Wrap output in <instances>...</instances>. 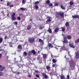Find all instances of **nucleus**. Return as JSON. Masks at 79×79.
I'll list each match as a JSON object with an SVG mask.
<instances>
[{
  "instance_id": "8",
  "label": "nucleus",
  "mask_w": 79,
  "mask_h": 79,
  "mask_svg": "<svg viewBox=\"0 0 79 79\" xmlns=\"http://www.w3.org/2000/svg\"><path fill=\"white\" fill-rule=\"evenodd\" d=\"M48 46L49 47V48L50 50L51 48H53V46L52 45V44L50 43H49L48 44Z\"/></svg>"
},
{
  "instance_id": "38",
  "label": "nucleus",
  "mask_w": 79,
  "mask_h": 79,
  "mask_svg": "<svg viewBox=\"0 0 79 79\" xmlns=\"http://www.w3.org/2000/svg\"><path fill=\"white\" fill-rule=\"evenodd\" d=\"M59 5V3L58 2H56L55 3L54 5L55 6H58Z\"/></svg>"
},
{
  "instance_id": "44",
  "label": "nucleus",
  "mask_w": 79,
  "mask_h": 79,
  "mask_svg": "<svg viewBox=\"0 0 79 79\" xmlns=\"http://www.w3.org/2000/svg\"><path fill=\"white\" fill-rule=\"evenodd\" d=\"M76 59H79V56L76 55Z\"/></svg>"
},
{
  "instance_id": "46",
  "label": "nucleus",
  "mask_w": 79,
  "mask_h": 79,
  "mask_svg": "<svg viewBox=\"0 0 79 79\" xmlns=\"http://www.w3.org/2000/svg\"><path fill=\"white\" fill-rule=\"evenodd\" d=\"M76 55L79 56V52H77L76 54Z\"/></svg>"
},
{
  "instance_id": "40",
  "label": "nucleus",
  "mask_w": 79,
  "mask_h": 79,
  "mask_svg": "<svg viewBox=\"0 0 79 79\" xmlns=\"http://www.w3.org/2000/svg\"><path fill=\"white\" fill-rule=\"evenodd\" d=\"M73 4H74V3H73V2H72V1L70 2V5H73Z\"/></svg>"
},
{
  "instance_id": "10",
  "label": "nucleus",
  "mask_w": 79,
  "mask_h": 79,
  "mask_svg": "<svg viewBox=\"0 0 79 79\" xmlns=\"http://www.w3.org/2000/svg\"><path fill=\"white\" fill-rule=\"evenodd\" d=\"M11 18L12 21H15L16 19V18L15 17H11Z\"/></svg>"
},
{
  "instance_id": "1",
  "label": "nucleus",
  "mask_w": 79,
  "mask_h": 79,
  "mask_svg": "<svg viewBox=\"0 0 79 79\" xmlns=\"http://www.w3.org/2000/svg\"><path fill=\"white\" fill-rule=\"evenodd\" d=\"M66 56H65L64 58H66L67 59V61H68L70 66L72 67H74V66H76V62L73 61V59H72L71 58L67 59L66 57Z\"/></svg>"
},
{
  "instance_id": "35",
  "label": "nucleus",
  "mask_w": 79,
  "mask_h": 79,
  "mask_svg": "<svg viewBox=\"0 0 79 79\" xmlns=\"http://www.w3.org/2000/svg\"><path fill=\"white\" fill-rule=\"evenodd\" d=\"M79 42V38L77 40L75 41V43H76V44H77V43H78Z\"/></svg>"
},
{
  "instance_id": "37",
  "label": "nucleus",
  "mask_w": 79,
  "mask_h": 79,
  "mask_svg": "<svg viewBox=\"0 0 79 79\" xmlns=\"http://www.w3.org/2000/svg\"><path fill=\"white\" fill-rule=\"evenodd\" d=\"M21 49H19L18 48V53H20V52H21Z\"/></svg>"
},
{
  "instance_id": "3",
  "label": "nucleus",
  "mask_w": 79,
  "mask_h": 79,
  "mask_svg": "<svg viewBox=\"0 0 79 79\" xmlns=\"http://www.w3.org/2000/svg\"><path fill=\"white\" fill-rule=\"evenodd\" d=\"M35 40L34 38L30 37L28 39L29 43H32L34 42Z\"/></svg>"
},
{
  "instance_id": "2",
  "label": "nucleus",
  "mask_w": 79,
  "mask_h": 79,
  "mask_svg": "<svg viewBox=\"0 0 79 79\" xmlns=\"http://www.w3.org/2000/svg\"><path fill=\"white\" fill-rule=\"evenodd\" d=\"M55 48L57 49V50H58V49H59V48H60V50H62V49H64V48H65V47L64 46L61 47L55 45Z\"/></svg>"
},
{
  "instance_id": "13",
  "label": "nucleus",
  "mask_w": 79,
  "mask_h": 79,
  "mask_svg": "<svg viewBox=\"0 0 79 79\" xmlns=\"http://www.w3.org/2000/svg\"><path fill=\"white\" fill-rule=\"evenodd\" d=\"M14 64H17V63L18 62V61H16V58H15L14 59Z\"/></svg>"
},
{
  "instance_id": "28",
  "label": "nucleus",
  "mask_w": 79,
  "mask_h": 79,
  "mask_svg": "<svg viewBox=\"0 0 79 79\" xmlns=\"http://www.w3.org/2000/svg\"><path fill=\"white\" fill-rule=\"evenodd\" d=\"M69 23L68 22H67L65 23L66 26V27H68V26H69Z\"/></svg>"
},
{
  "instance_id": "18",
  "label": "nucleus",
  "mask_w": 79,
  "mask_h": 79,
  "mask_svg": "<svg viewBox=\"0 0 79 79\" xmlns=\"http://www.w3.org/2000/svg\"><path fill=\"white\" fill-rule=\"evenodd\" d=\"M18 48L19 49H22V46L20 45H18Z\"/></svg>"
},
{
  "instance_id": "30",
  "label": "nucleus",
  "mask_w": 79,
  "mask_h": 79,
  "mask_svg": "<svg viewBox=\"0 0 79 79\" xmlns=\"http://www.w3.org/2000/svg\"><path fill=\"white\" fill-rule=\"evenodd\" d=\"M46 69L48 70V69H50V67L48 65L47 66H46Z\"/></svg>"
},
{
  "instance_id": "41",
  "label": "nucleus",
  "mask_w": 79,
  "mask_h": 79,
  "mask_svg": "<svg viewBox=\"0 0 79 79\" xmlns=\"http://www.w3.org/2000/svg\"><path fill=\"white\" fill-rule=\"evenodd\" d=\"M52 61L53 63H56V60L55 59H53Z\"/></svg>"
},
{
  "instance_id": "32",
  "label": "nucleus",
  "mask_w": 79,
  "mask_h": 79,
  "mask_svg": "<svg viewBox=\"0 0 79 79\" xmlns=\"http://www.w3.org/2000/svg\"><path fill=\"white\" fill-rule=\"evenodd\" d=\"M48 31L49 33H52V29L50 28H49L48 30Z\"/></svg>"
},
{
  "instance_id": "6",
  "label": "nucleus",
  "mask_w": 79,
  "mask_h": 79,
  "mask_svg": "<svg viewBox=\"0 0 79 79\" xmlns=\"http://www.w3.org/2000/svg\"><path fill=\"white\" fill-rule=\"evenodd\" d=\"M72 17L74 19L75 18H79V15H73Z\"/></svg>"
},
{
  "instance_id": "47",
  "label": "nucleus",
  "mask_w": 79,
  "mask_h": 79,
  "mask_svg": "<svg viewBox=\"0 0 79 79\" xmlns=\"http://www.w3.org/2000/svg\"><path fill=\"white\" fill-rule=\"evenodd\" d=\"M22 3H23V4H24L25 3V2H25V1H24V0H22Z\"/></svg>"
},
{
  "instance_id": "19",
  "label": "nucleus",
  "mask_w": 79,
  "mask_h": 79,
  "mask_svg": "<svg viewBox=\"0 0 79 79\" xmlns=\"http://www.w3.org/2000/svg\"><path fill=\"white\" fill-rule=\"evenodd\" d=\"M39 41L40 42V43H41V44H44V41H43V40H42L41 39H39Z\"/></svg>"
},
{
  "instance_id": "57",
  "label": "nucleus",
  "mask_w": 79,
  "mask_h": 79,
  "mask_svg": "<svg viewBox=\"0 0 79 79\" xmlns=\"http://www.w3.org/2000/svg\"><path fill=\"white\" fill-rule=\"evenodd\" d=\"M10 7H13V6L12 5H10Z\"/></svg>"
},
{
  "instance_id": "20",
  "label": "nucleus",
  "mask_w": 79,
  "mask_h": 79,
  "mask_svg": "<svg viewBox=\"0 0 79 79\" xmlns=\"http://www.w3.org/2000/svg\"><path fill=\"white\" fill-rule=\"evenodd\" d=\"M43 28H44V26H43V27L41 26H39V29L40 30H42Z\"/></svg>"
},
{
  "instance_id": "55",
  "label": "nucleus",
  "mask_w": 79,
  "mask_h": 79,
  "mask_svg": "<svg viewBox=\"0 0 79 79\" xmlns=\"http://www.w3.org/2000/svg\"><path fill=\"white\" fill-rule=\"evenodd\" d=\"M9 45H10V47H12V44H9Z\"/></svg>"
},
{
  "instance_id": "5",
  "label": "nucleus",
  "mask_w": 79,
  "mask_h": 79,
  "mask_svg": "<svg viewBox=\"0 0 79 79\" xmlns=\"http://www.w3.org/2000/svg\"><path fill=\"white\" fill-rule=\"evenodd\" d=\"M43 76L45 79H48V77L46 74L44 73L43 74Z\"/></svg>"
},
{
  "instance_id": "23",
  "label": "nucleus",
  "mask_w": 79,
  "mask_h": 79,
  "mask_svg": "<svg viewBox=\"0 0 79 79\" xmlns=\"http://www.w3.org/2000/svg\"><path fill=\"white\" fill-rule=\"evenodd\" d=\"M69 45L70 47H72V48H75V47L72 44H70Z\"/></svg>"
},
{
  "instance_id": "61",
  "label": "nucleus",
  "mask_w": 79,
  "mask_h": 79,
  "mask_svg": "<svg viewBox=\"0 0 79 79\" xmlns=\"http://www.w3.org/2000/svg\"><path fill=\"white\" fill-rule=\"evenodd\" d=\"M39 57L38 56L37 57V59L39 60Z\"/></svg>"
},
{
  "instance_id": "16",
  "label": "nucleus",
  "mask_w": 79,
  "mask_h": 79,
  "mask_svg": "<svg viewBox=\"0 0 79 79\" xmlns=\"http://www.w3.org/2000/svg\"><path fill=\"white\" fill-rule=\"evenodd\" d=\"M4 69H5V67H2L0 69V71H3Z\"/></svg>"
},
{
  "instance_id": "49",
  "label": "nucleus",
  "mask_w": 79,
  "mask_h": 79,
  "mask_svg": "<svg viewBox=\"0 0 79 79\" xmlns=\"http://www.w3.org/2000/svg\"><path fill=\"white\" fill-rule=\"evenodd\" d=\"M3 75V73L2 72H0V76H2Z\"/></svg>"
},
{
  "instance_id": "42",
  "label": "nucleus",
  "mask_w": 79,
  "mask_h": 79,
  "mask_svg": "<svg viewBox=\"0 0 79 79\" xmlns=\"http://www.w3.org/2000/svg\"><path fill=\"white\" fill-rule=\"evenodd\" d=\"M17 19L18 20H21V17L19 16H18L17 17Z\"/></svg>"
},
{
  "instance_id": "22",
  "label": "nucleus",
  "mask_w": 79,
  "mask_h": 79,
  "mask_svg": "<svg viewBox=\"0 0 79 79\" xmlns=\"http://www.w3.org/2000/svg\"><path fill=\"white\" fill-rule=\"evenodd\" d=\"M31 25H28L27 27V30H29V29H31Z\"/></svg>"
},
{
  "instance_id": "24",
  "label": "nucleus",
  "mask_w": 79,
  "mask_h": 79,
  "mask_svg": "<svg viewBox=\"0 0 79 79\" xmlns=\"http://www.w3.org/2000/svg\"><path fill=\"white\" fill-rule=\"evenodd\" d=\"M50 1L49 0H48L46 1V4H50Z\"/></svg>"
},
{
  "instance_id": "58",
  "label": "nucleus",
  "mask_w": 79,
  "mask_h": 79,
  "mask_svg": "<svg viewBox=\"0 0 79 79\" xmlns=\"http://www.w3.org/2000/svg\"><path fill=\"white\" fill-rule=\"evenodd\" d=\"M7 36H5V39H6L7 38Z\"/></svg>"
},
{
  "instance_id": "60",
  "label": "nucleus",
  "mask_w": 79,
  "mask_h": 79,
  "mask_svg": "<svg viewBox=\"0 0 79 79\" xmlns=\"http://www.w3.org/2000/svg\"><path fill=\"white\" fill-rule=\"evenodd\" d=\"M55 64H54L52 65L53 67H55Z\"/></svg>"
},
{
  "instance_id": "27",
  "label": "nucleus",
  "mask_w": 79,
  "mask_h": 79,
  "mask_svg": "<svg viewBox=\"0 0 79 79\" xmlns=\"http://www.w3.org/2000/svg\"><path fill=\"white\" fill-rule=\"evenodd\" d=\"M60 7L61 8H62L63 10H65V7H64V6H61Z\"/></svg>"
},
{
  "instance_id": "56",
  "label": "nucleus",
  "mask_w": 79,
  "mask_h": 79,
  "mask_svg": "<svg viewBox=\"0 0 79 79\" xmlns=\"http://www.w3.org/2000/svg\"><path fill=\"white\" fill-rule=\"evenodd\" d=\"M51 56L52 58H53V57H54V56L53 55H52V54H51Z\"/></svg>"
},
{
  "instance_id": "53",
  "label": "nucleus",
  "mask_w": 79,
  "mask_h": 79,
  "mask_svg": "<svg viewBox=\"0 0 79 79\" xmlns=\"http://www.w3.org/2000/svg\"><path fill=\"white\" fill-rule=\"evenodd\" d=\"M67 78L68 79H69V75H68L67 76Z\"/></svg>"
},
{
  "instance_id": "63",
  "label": "nucleus",
  "mask_w": 79,
  "mask_h": 79,
  "mask_svg": "<svg viewBox=\"0 0 79 79\" xmlns=\"http://www.w3.org/2000/svg\"><path fill=\"white\" fill-rule=\"evenodd\" d=\"M49 74H50V76H51V75H52V73H49Z\"/></svg>"
},
{
  "instance_id": "50",
  "label": "nucleus",
  "mask_w": 79,
  "mask_h": 79,
  "mask_svg": "<svg viewBox=\"0 0 79 79\" xmlns=\"http://www.w3.org/2000/svg\"><path fill=\"white\" fill-rule=\"evenodd\" d=\"M14 24L16 25H18V23L17 22H15L14 23Z\"/></svg>"
},
{
  "instance_id": "4",
  "label": "nucleus",
  "mask_w": 79,
  "mask_h": 79,
  "mask_svg": "<svg viewBox=\"0 0 79 79\" xmlns=\"http://www.w3.org/2000/svg\"><path fill=\"white\" fill-rule=\"evenodd\" d=\"M47 18L48 20L46 21V22L47 24H48V22L51 21V19H52V18L50 17H47Z\"/></svg>"
},
{
  "instance_id": "45",
  "label": "nucleus",
  "mask_w": 79,
  "mask_h": 79,
  "mask_svg": "<svg viewBox=\"0 0 79 79\" xmlns=\"http://www.w3.org/2000/svg\"><path fill=\"white\" fill-rule=\"evenodd\" d=\"M35 7L36 8V9H39V7H38V6L37 5H35Z\"/></svg>"
},
{
  "instance_id": "17",
  "label": "nucleus",
  "mask_w": 79,
  "mask_h": 79,
  "mask_svg": "<svg viewBox=\"0 0 79 79\" xmlns=\"http://www.w3.org/2000/svg\"><path fill=\"white\" fill-rule=\"evenodd\" d=\"M27 54L28 55H29V56L31 55H32V52L31 51H29L27 53Z\"/></svg>"
},
{
  "instance_id": "34",
  "label": "nucleus",
  "mask_w": 79,
  "mask_h": 79,
  "mask_svg": "<svg viewBox=\"0 0 79 79\" xmlns=\"http://www.w3.org/2000/svg\"><path fill=\"white\" fill-rule=\"evenodd\" d=\"M56 16L57 17H58L60 16V13H56Z\"/></svg>"
},
{
  "instance_id": "31",
  "label": "nucleus",
  "mask_w": 79,
  "mask_h": 79,
  "mask_svg": "<svg viewBox=\"0 0 79 79\" xmlns=\"http://www.w3.org/2000/svg\"><path fill=\"white\" fill-rule=\"evenodd\" d=\"M16 15V13H13L12 15L11 16V17H14Z\"/></svg>"
},
{
  "instance_id": "25",
  "label": "nucleus",
  "mask_w": 79,
  "mask_h": 79,
  "mask_svg": "<svg viewBox=\"0 0 79 79\" xmlns=\"http://www.w3.org/2000/svg\"><path fill=\"white\" fill-rule=\"evenodd\" d=\"M39 3H40L39 1H37L34 2V4L35 5H37V4H39Z\"/></svg>"
},
{
  "instance_id": "14",
  "label": "nucleus",
  "mask_w": 79,
  "mask_h": 79,
  "mask_svg": "<svg viewBox=\"0 0 79 79\" xmlns=\"http://www.w3.org/2000/svg\"><path fill=\"white\" fill-rule=\"evenodd\" d=\"M63 43L64 44H68V40H64L63 41Z\"/></svg>"
},
{
  "instance_id": "12",
  "label": "nucleus",
  "mask_w": 79,
  "mask_h": 79,
  "mask_svg": "<svg viewBox=\"0 0 79 79\" xmlns=\"http://www.w3.org/2000/svg\"><path fill=\"white\" fill-rule=\"evenodd\" d=\"M31 53H33V55H35L36 54V52H35V50H32L31 51Z\"/></svg>"
},
{
  "instance_id": "36",
  "label": "nucleus",
  "mask_w": 79,
  "mask_h": 79,
  "mask_svg": "<svg viewBox=\"0 0 79 79\" xmlns=\"http://www.w3.org/2000/svg\"><path fill=\"white\" fill-rule=\"evenodd\" d=\"M61 28L62 29V31L63 32H64V31H65V28H64L63 27H62Z\"/></svg>"
},
{
  "instance_id": "26",
  "label": "nucleus",
  "mask_w": 79,
  "mask_h": 79,
  "mask_svg": "<svg viewBox=\"0 0 79 79\" xmlns=\"http://www.w3.org/2000/svg\"><path fill=\"white\" fill-rule=\"evenodd\" d=\"M65 78H64V75H61L60 76V79H64Z\"/></svg>"
},
{
  "instance_id": "59",
  "label": "nucleus",
  "mask_w": 79,
  "mask_h": 79,
  "mask_svg": "<svg viewBox=\"0 0 79 79\" xmlns=\"http://www.w3.org/2000/svg\"><path fill=\"white\" fill-rule=\"evenodd\" d=\"M28 77H31V75H28Z\"/></svg>"
},
{
  "instance_id": "54",
  "label": "nucleus",
  "mask_w": 79,
  "mask_h": 79,
  "mask_svg": "<svg viewBox=\"0 0 79 79\" xmlns=\"http://www.w3.org/2000/svg\"><path fill=\"white\" fill-rule=\"evenodd\" d=\"M2 54L1 53L0 54V59H1V58H2Z\"/></svg>"
},
{
  "instance_id": "48",
  "label": "nucleus",
  "mask_w": 79,
  "mask_h": 79,
  "mask_svg": "<svg viewBox=\"0 0 79 79\" xmlns=\"http://www.w3.org/2000/svg\"><path fill=\"white\" fill-rule=\"evenodd\" d=\"M10 5V3L9 2H8L7 4V6H9Z\"/></svg>"
},
{
  "instance_id": "51",
  "label": "nucleus",
  "mask_w": 79,
  "mask_h": 79,
  "mask_svg": "<svg viewBox=\"0 0 79 79\" xmlns=\"http://www.w3.org/2000/svg\"><path fill=\"white\" fill-rule=\"evenodd\" d=\"M36 77H38V78H39V75H36Z\"/></svg>"
},
{
  "instance_id": "33",
  "label": "nucleus",
  "mask_w": 79,
  "mask_h": 79,
  "mask_svg": "<svg viewBox=\"0 0 79 79\" xmlns=\"http://www.w3.org/2000/svg\"><path fill=\"white\" fill-rule=\"evenodd\" d=\"M23 55H25V56H27V52H24L23 53Z\"/></svg>"
},
{
  "instance_id": "52",
  "label": "nucleus",
  "mask_w": 79,
  "mask_h": 79,
  "mask_svg": "<svg viewBox=\"0 0 79 79\" xmlns=\"http://www.w3.org/2000/svg\"><path fill=\"white\" fill-rule=\"evenodd\" d=\"M35 71L36 73H39V71L37 70H35Z\"/></svg>"
},
{
  "instance_id": "11",
  "label": "nucleus",
  "mask_w": 79,
  "mask_h": 79,
  "mask_svg": "<svg viewBox=\"0 0 79 79\" xmlns=\"http://www.w3.org/2000/svg\"><path fill=\"white\" fill-rule=\"evenodd\" d=\"M59 29H60V28H59L57 27L54 30L55 32H58V30H59Z\"/></svg>"
},
{
  "instance_id": "62",
  "label": "nucleus",
  "mask_w": 79,
  "mask_h": 79,
  "mask_svg": "<svg viewBox=\"0 0 79 79\" xmlns=\"http://www.w3.org/2000/svg\"><path fill=\"white\" fill-rule=\"evenodd\" d=\"M17 74H20V73L19 72H18L17 73Z\"/></svg>"
},
{
  "instance_id": "15",
  "label": "nucleus",
  "mask_w": 79,
  "mask_h": 79,
  "mask_svg": "<svg viewBox=\"0 0 79 79\" xmlns=\"http://www.w3.org/2000/svg\"><path fill=\"white\" fill-rule=\"evenodd\" d=\"M43 58H47V55L46 54H43Z\"/></svg>"
},
{
  "instance_id": "39",
  "label": "nucleus",
  "mask_w": 79,
  "mask_h": 79,
  "mask_svg": "<svg viewBox=\"0 0 79 79\" xmlns=\"http://www.w3.org/2000/svg\"><path fill=\"white\" fill-rule=\"evenodd\" d=\"M62 35L63 36V38H64V40H66V37H64V35L63 34H62Z\"/></svg>"
},
{
  "instance_id": "9",
  "label": "nucleus",
  "mask_w": 79,
  "mask_h": 79,
  "mask_svg": "<svg viewBox=\"0 0 79 79\" xmlns=\"http://www.w3.org/2000/svg\"><path fill=\"white\" fill-rule=\"evenodd\" d=\"M66 37L68 40H71V36L69 35L67 36Z\"/></svg>"
},
{
  "instance_id": "64",
  "label": "nucleus",
  "mask_w": 79,
  "mask_h": 79,
  "mask_svg": "<svg viewBox=\"0 0 79 79\" xmlns=\"http://www.w3.org/2000/svg\"><path fill=\"white\" fill-rule=\"evenodd\" d=\"M20 15H23V13L20 14Z\"/></svg>"
},
{
  "instance_id": "7",
  "label": "nucleus",
  "mask_w": 79,
  "mask_h": 79,
  "mask_svg": "<svg viewBox=\"0 0 79 79\" xmlns=\"http://www.w3.org/2000/svg\"><path fill=\"white\" fill-rule=\"evenodd\" d=\"M60 15L61 18H64V14H63V12H61L60 13Z\"/></svg>"
},
{
  "instance_id": "29",
  "label": "nucleus",
  "mask_w": 79,
  "mask_h": 79,
  "mask_svg": "<svg viewBox=\"0 0 79 79\" xmlns=\"http://www.w3.org/2000/svg\"><path fill=\"white\" fill-rule=\"evenodd\" d=\"M3 42V38H0V44Z\"/></svg>"
},
{
  "instance_id": "43",
  "label": "nucleus",
  "mask_w": 79,
  "mask_h": 79,
  "mask_svg": "<svg viewBox=\"0 0 79 79\" xmlns=\"http://www.w3.org/2000/svg\"><path fill=\"white\" fill-rule=\"evenodd\" d=\"M49 6H53V4L52 3H50L49 4Z\"/></svg>"
},
{
  "instance_id": "21",
  "label": "nucleus",
  "mask_w": 79,
  "mask_h": 79,
  "mask_svg": "<svg viewBox=\"0 0 79 79\" xmlns=\"http://www.w3.org/2000/svg\"><path fill=\"white\" fill-rule=\"evenodd\" d=\"M20 10L22 11H25L26 10V8H23V7L20 8Z\"/></svg>"
}]
</instances>
